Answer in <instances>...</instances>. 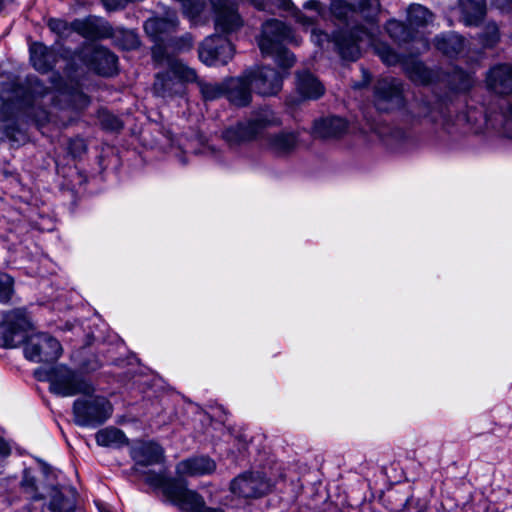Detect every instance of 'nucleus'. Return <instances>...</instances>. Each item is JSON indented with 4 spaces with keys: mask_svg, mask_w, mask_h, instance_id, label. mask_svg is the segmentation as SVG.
I'll use <instances>...</instances> for the list:
<instances>
[{
    "mask_svg": "<svg viewBox=\"0 0 512 512\" xmlns=\"http://www.w3.org/2000/svg\"><path fill=\"white\" fill-rule=\"evenodd\" d=\"M25 343L24 355L32 362L56 360L62 352L59 341L47 333H34L25 310L7 312L0 323V347L13 348Z\"/></svg>",
    "mask_w": 512,
    "mask_h": 512,
    "instance_id": "1",
    "label": "nucleus"
},
{
    "mask_svg": "<svg viewBox=\"0 0 512 512\" xmlns=\"http://www.w3.org/2000/svg\"><path fill=\"white\" fill-rule=\"evenodd\" d=\"M386 30L392 38L398 41H407L412 38L410 29L396 20H390L386 25Z\"/></svg>",
    "mask_w": 512,
    "mask_h": 512,
    "instance_id": "27",
    "label": "nucleus"
},
{
    "mask_svg": "<svg viewBox=\"0 0 512 512\" xmlns=\"http://www.w3.org/2000/svg\"><path fill=\"white\" fill-rule=\"evenodd\" d=\"M432 19V14L424 6L413 4L408 10L409 29H416L428 24Z\"/></svg>",
    "mask_w": 512,
    "mask_h": 512,
    "instance_id": "24",
    "label": "nucleus"
},
{
    "mask_svg": "<svg viewBox=\"0 0 512 512\" xmlns=\"http://www.w3.org/2000/svg\"><path fill=\"white\" fill-rule=\"evenodd\" d=\"M249 80L247 74L243 78L230 81L228 86V98L233 104L237 106H246L249 104L251 99L250 88H252Z\"/></svg>",
    "mask_w": 512,
    "mask_h": 512,
    "instance_id": "17",
    "label": "nucleus"
},
{
    "mask_svg": "<svg viewBox=\"0 0 512 512\" xmlns=\"http://www.w3.org/2000/svg\"><path fill=\"white\" fill-rule=\"evenodd\" d=\"M127 38L129 39V42H130L129 45L127 46V48H134L138 45V39L133 32H128Z\"/></svg>",
    "mask_w": 512,
    "mask_h": 512,
    "instance_id": "43",
    "label": "nucleus"
},
{
    "mask_svg": "<svg viewBox=\"0 0 512 512\" xmlns=\"http://www.w3.org/2000/svg\"><path fill=\"white\" fill-rule=\"evenodd\" d=\"M75 29L84 35L85 37H93L94 33L90 31V29L87 27V23L85 22H75L74 23Z\"/></svg>",
    "mask_w": 512,
    "mask_h": 512,
    "instance_id": "40",
    "label": "nucleus"
},
{
    "mask_svg": "<svg viewBox=\"0 0 512 512\" xmlns=\"http://www.w3.org/2000/svg\"><path fill=\"white\" fill-rule=\"evenodd\" d=\"M13 294V279L7 274H0V302L7 303Z\"/></svg>",
    "mask_w": 512,
    "mask_h": 512,
    "instance_id": "28",
    "label": "nucleus"
},
{
    "mask_svg": "<svg viewBox=\"0 0 512 512\" xmlns=\"http://www.w3.org/2000/svg\"><path fill=\"white\" fill-rule=\"evenodd\" d=\"M312 41H314L317 45L322 46L324 42L328 41L327 34L322 32H318L316 30L312 31Z\"/></svg>",
    "mask_w": 512,
    "mask_h": 512,
    "instance_id": "41",
    "label": "nucleus"
},
{
    "mask_svg": "<svg viewBox=\"0 0 512 512\" xmlns=\"http://www.w3.org/2000/svg\"><path fill=\"white\" fill-rule=\"evenodd\" d=\"M93 60L95 61V70L101 75L109 76L116 70L117 58L107 49H95Z\"/></svg>",
    "mask_w": 512,
    "mask_h": 512,
    "instance_id": "22",
    "label": "nucleus"
},
{
    "mask_svg": "<svg viewBox=\"0 0 512 512\" xmlns=\"http://www.w3.org/2000/svg\"><path fill=\"white\" fill-rule=\"evenodd\" d=\"M233 55V45L218 35L207 37L199 47V59L208 66L226 64Z\"/></svg>",
    "mask_w": 512,
    "mask_h": 512,
    "instance_id": "9",
    "label": "nucleus"
},
{
    "mask_svg": "<svg viewBox=\"0 0 512 512\" xmlns=\"http://www.w3.org/2000/svg\"><path fill=\"white\" fill-rule=\"evenodd\" d=\"M49 28L60 34L66 29V23L59 19H52L49 21Z\"/></svg>",
    "mask_w": 512,
    "mask_h": 512,
    "instance_id": "38",
    "label": "nucleus"
},
{
    "mask_svg": "<svg viewBox=\"0 0 512 512\" xmlns=\"http://www.w3.org/2000/svg\"><path fill=\"white\" fill-rule=\"evenodd\" d=\"M297 89L307 99H317L324 94V86L312 74L305 72L297 77Z\"/></svg>",
    "mask_w": 512,
    "mask_h": 512,
    "instance_id": "19",
    "label": "nucleus"
},
{
    "mask_svg": "<svg viewBox=\"0 0 512 512\" xmlns=\"http://www.w3.org/2000/svg\"><path fill=\"white\" fill-rule=\"evenodd\" d=\"M298 144L297 135L293 132L269 134L265 138V148L273 155L282 157L295 150Z\"/></svg>",
    "mask_w": 512,
    "mask_h": 512,
    "instance_id": "14",
    "label": "nucleus"
},
{
    "mask_svg": "<svg viewBox=\"0 0 512 512\" xmlns=\"http://www.w3.org/2000/svg\"><path fill=\"white\" fill-rule=\"evenodd\" d=\"M30 60L36 70L46 72L52 66L54 57L46 46L36 42L30 46Z\"/></svg>",
    "mask_w": 512,
    "mask_h": 512,
    "instance_id": "21",
    "label": "nucleus"
},
{
    "mask_svg": "<svg viewBox=\"0 0 512 512\" xmlns=\"http://www.w3.org/2000/svg\"><path fill=\"white\" fill-rule=\"evenodd\" d=\"M382 61L387 65H394L398 62V56L389 47H383L378 51Z\"/></svg>",
    "mask_w": 512,
    "mask_h": 512,
    "instance_id": "33",
    "label": "nucleus"
},
{
    "mask_svg": "<svg viewBox=\"0 0 512 512\" xmlns=\"http://www.w3.org/2000/svg\"><path fill=\"white\" fill-rule=\"evenodd\" d=\"M10 454V448L8 444L0 438V456H8Z\"/></svg>",
    "mask_w": 512,
    "mask_h": 512,
    "instance_id": "42",
    "label": "nucleus"
},
{
    "mask_svg": "<svg viewBox=\"0 0 512 512\" xmlns=\"http://www.w3.org/2000/svg\"><path fill=\"white\" fill-rule=\"evenodd\" d=\"M101 122L106 129L110 130H119L123 126L122 122L111 114H104Z\"/></svg>",
    "mask_w": 512,
    "mask_h": 512,
    "instance_id": "32",
    "label": "nucleus"
},
{
    "mask_svg": "<svg viewBox=\"0 0 512 512\" xmlns=\"http://www.w3.org/2000/svg\"><path fill=\"white\" fill-rule=\"evenodd\" d=\"M248 76L251 87L263 96L274 95L281 89L282 75L272 68H257Z\"/></svg>",
    "mask_w": 512,
    "mask_h": 512,
    "instance_id": "10",
    "label": "nucleus"
},
{
    "mask_svg": "<svg viewBox=\"0 0 512 512\" xmlns=\"http://www.w3.org/2000/svg\"><path fill=\"white\" fill-rule=\"evenodd\" d=\"M178 24L175 13L167 18H150L144 24L146 33L153 39H160L163 33L173 30Z\"/></svg>",
    "mask_w": 512,
    "mask_h": 512,
    "instance_id": "20",
    "label": "nucleus"
},
{
    "mask_svg": "<svg viewBox=\"0 0 512 512\" xmlns=\"http://www.w3.org/2000/svg\"><path fill=\"white\" fill-rule=\"evenodd\" d=\"M161 55H162V49L160 46H156L153 48V58L156 60V61H162L161 60Z\"/></svg>",
    "mask_w": 512,
    "mask_h": 512,
    "instance_id": "44",
    "label": "nucleus"
},
{
    "mask_svg": "<svg viewBox=\"0 0 512 512\" xmlns=\"http://www.w3.org/2000/svg\"><path fill=\"white\" fill-rule=\"evenodd\" d=\"M95 438L98 445L105 447H121L128 441L125 434L115 427L99 430Z\"/></svg>",
    "mask_w": 512,
    "mask_h": 512,
    "instance_id": "23",
    "label": "nucleus"
},
{
    "mask_svg": "<svg viewBox=\"0 0 512 512\" xmlns=\"http://www.w3.org/2000/svg\"><path fill=\"white\" fill-rule=\"evenodd\" d=\"M254 3H255V5H256L258 8H260V9H262V8H263V4H262V2H260V1H258V0H254Z\"/></svg>",
    "mask_w": 512,
    "mask_h": 512,
    "instance_id": "46",
    "label": "nucleus"
},
{
    "mask_svg": "<svg viewBox=\"0 0 512 512\" xmlns=\"http://www.w3.org/2000/svg\"><path fill=\"white\" fill-rule=\"evenodd\" d=\"M503 131L508 138L512 139V105H509L504 112Z\"/></svg>",
    "mask_w": 512,
    "mask_h": 512,
    "instance_id": "34",
    "label": "nucleus"
},
{
    "mask_svg": "<svg viewBox=\"0 0 512 512\" xmlns=\"http://www.w3.org/2000/svg\"><path fill=\"white\" fill-rule=\"evenodd\" d=\"M472 12H473V19H469V18L466 19L468 24H472L482 18V16H483L482 0H472Z\"/></svg>",
    "mask_w": 512,
    "mask_h": 512,
    "instance_id": "35",
    "label": "nucleus"
},
{
    "mask_svg": "<svg viewBox=\"0 0 512 512\" xmlns=\"http://www.w3.org/2000/svg\"><path fill=\"white\" fill-rule=\"evenodd\" d=\"M488 87L497 94H508L512 91V67L500 65L490 70L487 76Z\"/></svg>",
    "mask_w": 512,
    "mask_h": 512,
    "instance_id": "15",
    "label": "nucleus"
},
{
    "mask_svg": "<svg viewBox=\"0 0 512 512\" xmlns=\"http://www.w3.org/2000/svg\"><path fill=\"white\" fill-rule=\"evenodd\" d=\"M306 10H310V15L297 14V21L303 26L312 25L319 17L322 16L320 3L315 0H309L304 4Z\"/></svg>",
    "mask_w": 512,
    "mask_h": 512,
    "instance_id": "25",
    "label": "nucleus"
},
{
    "mask_svg": "<svg viewBox=\"0 0 512 512\" xmlns=\"http://www.w3.org/2000/svg\"><path fill=\"white\" fill-rule=\"evenodd\" d=\"M401 103L400 83L395 79H383L376 86V105L380 110H389Z\"/></svg>",
    "mask_w": 512,
    "mask_h": 512,
    "instance_id": "12",
    "label": "nucleus"
},
{
    "mask_svg": "<svg viewBox=\"0 0 512 512\" xmlns=\"http://www.w3.org/2000/svg\"><path fill=\"white\" fill-rule=\"evenodd\" d=\"M346 129V121L339 117L321 119L314 124V133L321 138L337 137L344 133Z\"/></svg>",
    "mask_w": 512,
    "mask_h": 512,
    "instance_id": "18",
    "label": "nucleus"
},
{
    "mask_svg": "<svg viewBox=\"0 0 512 512\" xmlns=\"http://www.w3.org/2000/svg\"><path fill=\"white\" fill-rule=\"evenodd\" d=\"M216 463L207 456H196L179 462L176 473L179 477L205 476L213 473Z\"/></svg>",
    "mask_w": 512,
    "mask_h": 512,
    "instance_id": "11",
    "label": "nucleus"
},
{
    "mask_svg": "<svg viewBox=\"0 0 512 512\" xmlns=\"http://www.w3.org/2000/svg\"><path fill=\"white\" fill-rule=\"evenodd\" d=\"M61 95L64 96L65 98H69V100L71 101V106L74 109L84 108L88 105V102H89L87 96L79 91H74L73 93H70L69 95H67L66 93L63 92V93H61Z\"/></svg>",
    "mask_w": 512,
    "mask_h": 512,
    "instance_id": "31",
    "label": "nucleus"
},
{
    "mask_svg": "<svg viewBox=\"0 0 512 512\" xmlns=\"http://www.w3.org/2000/svg\"><path fill=\"white\" fill-rule=\"evenodd\" d=\"M273 123L274 117L272 113L265 110L251 121L227 128L223 133V138L229 145H237L253 139L263 128Z\"/></svg>",
    "mask_w": 512,
    "mask_h": 512,
    "instance_id": "7",
    "label": "nucleus"
},
{
    "mask_svg": "<svg viewBox=\"0 0 512 512\" xmlns=\"http://www.w3.org/2000/svg\"><path fill=\"white\" fill-rule=\"evenodd\" d=\"M270 483L259 472H245L231 481L230 491L238 498H257L270 490Z\"/></svg>",
    "mask_w": 512,
    "mask_h": 512,
    "instance_id": "8",
    "label": "nucleus"
},
{
    "mask_svg": "<svg viewBox=\"0 0 512 512\" xmlns=\"http://www.w3.org/2000/svg\"><path fill=\"white\" fill-rule=\"evenodd\" d=\"M74 402L73 411L75 422L84 427H94L104 423L113 412L111 403L103 396L84 395Z\"/></svg>",
    "mask_w": 512,
    "mask_h": 512,
    "instance_id": "5",
    "label": "nucleus"
},
{
    "mask_svg": "<svg viewBox=\"0 0 512 512\" xmlns=\"http://www.w3.org/2000/svg\"><path fill=\"white\" fill-rule=\"evenodd\" d=\"M362 42L372 44L373 34L370 31L361 29L356 34H353L351 39L339 42L338 48L341 56L348 60H356L360 55L359 44Z\"/></svg>",
    "mask_w": 512,
    "mask_h": 512,
    "instance_id": "16",
    "label": "nucleus"
},
{
    "mask_svg": "<svg viewBox=\"0 0 512 512\" xmlns=\"http://www.w3.org/2000/svg\"><path fill=\"white\" fill-rule=\"evenodd\" d=\"M167 66L168 71L157 74L154 83L155 91L162 96L181 92L183 83L193 82L197 78L195 70L178 59L167 58Z\"/></svg>",
    "mask_w": 512,
    "mask_h": 512,
    "instance_id": "6",
    "label": "nucleus"
},
{
    "mask_svg": "<svg viewBox=\"0 0 512 512\" xmlns=\"http://www.w3.org/2000/svg\"><path fill=\"white\" fill-rule=\"evenodd\" d=\"M359 9H360L361 11H363V10H364V6H363V4H362V3H361V4H359Z\"/></svg>",
    "mask_w": 512,
    "mask_h": 512,
    "instance_id": "48",
    "label": "nucleus"
},
{
    "mask_svg": "<svg viewBox=\"0 0 512 512\" xmlns=\"http://www.w3.org/2000/svg\"><path fill=\"white\" fill-rule=\"evenodd\" d=\"M69 150L74 157L80 156L86 150L84 141L82 139H75L71 141L69 145Z\"/></svg>",
    "mask_w": 512,
    "mask_h": 512,
    "instance_id": "36",
    "label": "nucleus"
},
{
    "mask_svg": "<svg viewBox=\"0 0 512 512\" xmlns=\"http://www.w3.org/2000/svg\"><path fill=\"white\" fill-rule=\"evenodd\" d=\"M145 482L154 489H161L163 495L181 510L187 512H225L219 508L208 507L202 496L189 490L182 482L166 479L162 473L149 472L144 477Z\"/></svg>",
    "mask_w": 512,
    "mask_h": 512,
    "instance_id": "2",
    "label": "nucleus"
},
{
    "mask_svg": "<svg viewBox=\"0 0 512 512\" xmlns=\"http://www.w3.org/2000/svg\"><path fill=\"white\" fill-rule=\"evenodd\" d=\"M200 91L206 100H214L219 98L224 90L217 83H200Z\"/></svg>",
    "mask_w": 512,
    "mask_h": 512,
    "instance_id": "30",
    "label": "nucleus"
},
{
    "mask_svg": "<svg viewBox=\"0 0 512 512\" xmlns=\"http://www.w3.org/2000/svg\"><path fill=\"white\" fill-rule=\"evenodd\" d=\"M45 379L50 384V391L58 396L89 395L94 392V386L83 375L64 365L50 368Z\"/></svg>",
    "mask_w": 512,
    "mask_h": 512,
    "instance_id": "4",
    "label": "nucleus"
},
{
    "mask_svg": "<svg viewBox=\"0 0 512 512\" xmlns=\"http://www.w3.org/2000/svg\"><path fill=\"white\" fill-rule=\"evenodd\" d=\"M104 6L109 10H115L120 7H123L127 0H102Z\"/></svg>",
    "mask_w": 512,
    "mask_h": 512,
    "instance_id": "39",
    "label": "nucleus"
},
{
    "mask_svg": "<svg viewBox=\"0 0 512 512\" xmlns=\"http://www.w3.org/2000/svg\"><path fill=\"white\" fill-rule=\"evenodd\" d=\"M370 5H375V9H377V7H378V4H377L376 0H372Z\"/></svg>",
    "mask_w": 512,
    "mask_h": 512,
    "instance_id": "47",
    "label": "nucleus"
},
{
    "mask_svg": "<svg viewBox=\"0 0 512 512\" xmlns=\"http://www.w3.org/2000/svg\"><path fill=\"white\" fill-rule=\"evenodd\" d=\"M462 45V40L458 35H450L448 37H437L436 46L443 53L451 55L457 53Z\"/></svg>",
    "mask_w": 512,
    "mask_h": 512,
    "instance_id": "26",
    "label": "nucleus"
},
{
    "mask_svg": "<svg viewBox=\"0 0 512 512\" xmlns=\"http://www.w3.org/2000/svg\"><path fill=\"white\" fill-rule=\"evenodd\" d=\"M429 118L432 122L438 123L441 126H445L446 124V116L442 109H433L430 112Z\"/></svg>",
    "mask_w": 512,
    "mask_h": 512,
    "instance_id": "37",
    "label": "nucleus"
},
{
    "mask_svg": "<svg viewBox=\"0 0 512 512\" xmlns=\"http://www.w3.org/2000/svg\"><path fill=\"white\" fill-rule=\"evenodd\" d=\"M131 456L136 466H148L160 463L164 458V451L155 442L138 441L131 447Z\"/></svg>",
    "mask_w": 512,
    "mask_h": 512,
    "instance_id": "13",
    "label": "nucleus"
},
{
    "mask_svg": "<svg viewBox=\"0 0 512 512\" xmlns=\"http://www.w3.org/2000/svg\"><path fill=\"white\" fill-rule=\"evenodd\" d=\"M331 12L339 19H346L349 14L354 12V4H348L343 0L334 1L331 4Z\"/></svg>",
    "mask_w": 512,
    "mask_h": 512,
    "instance_id": "29",
    "label": "nucleus"
},
{
    "mask_svg": "<svg viewBox=\"0 0 512 512\" xmlns=\"http://www.w3.org/2000/svg\"><path fill=\"white\" fill-rule=\"evenodd\" d=\"M461 6H462V9H463L464 13L468 14V6H467L465 0H461Z\"/></svg>",
    "mask_w": 512,
    "mask_h": 512,
    "instance_id": "45",
    "label": "nucleus"
},
{
    "mask_svg": "<svg viewBox=\"0 0 512 512\" xmlns=\"http://www.w3.org/2000/svg\"><path fill=\"white\" fill-rule=\"evenodd\" d=\"M289 40H291L290 29L279 20H269L263 25L258 43L262 53L272 54L276 52L278 64L282 68L288 69L293 66L295 58L291 52L282 49L280 44Z\"/></svg>",
    "mask_w": 512,
    "mask_h": 512,
    "instance_id": "3",
    "label": "nucleus"
}]
</instances>
